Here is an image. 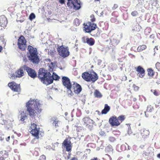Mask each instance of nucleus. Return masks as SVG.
<instances>
[{"instance_id": "1", "label": "nucleus", "mask_w": 160, "mask_h": 160, "mask_svg": "<svg viewBox=\"0 0 160 160\" xmlns=\"http://www.w3.org/2000/svg\"><path fill=\"white\" fill-rule=\"evenodd\" d=\"M41 105L39 101L37 100H29L26 102V105L29 115L32 117L35 116L36 112L34 108L38 113H40L42 110Z\"/></svg>"}, {"instance_id": "2", "label": "nucleus", "mask_w": 160, "mask_h": 160, "mask_svg": "<svg viewBox=\"0 0 160 160\" xmlns=\"http://www.w3.org/2000/svg\"><path fill=\"white\" fill-rule=\"evenodd\" d=\"M27 53L28 60L33 64H38L40 61L37 49L29 45L28 47Z\"/></svg>"}, {"instance_id": "3", "label": "nucleus", "mask_w": 160, "mask_h": 160, "mask_svg": "<svg viewBox=\"0 0 160 160\" xmlns=\"http://www.w3.org/2000/svg\"><path fill=\"white\" fill-rule=\"evenodd\" d=\"M38 78L45 84L48 85L52 83L51 74L48 70L43 68H40L38 74Z\"/></svg>"}, {"instance_id": "4", "label": "nucleus", "mask_w": 160, "mask_h": 160, "mask_svg": "<svg viewBox=\"0 0 160 160\" xmlns=\"http://www.w3.org/2000/svg\"><path fill=\"white\" fill-rule=\"evenodd\" d=\"M82 78L87 82H94L98 78L97 74L94 71L88 72H86L82 75Z\"/></svg>"}, {"instance_id": "5", "label": "nucleus", "mask_w": 160, "mask_h": 160, "mask_svg": "<svg viewBox=\"0 0 160 160\" xmlns=\"http://www.w3.org/2000/svg\"><path fill=\"white\" fill-rule=\"evenodd\" d=\"M125 118V116L124 115H120L118 117L116 116H113L109 118V122L111 126H118L124 120Z\"/></svg>"}, {"instance_id": "6", "label": "nucleus", "mask_w": 160, "mask_h": 160, "mask_svg": "<svg viewBox=\"0 0 160 160\" xmlns=\"http://www.w3.org/2000/svg\"><path fill=\"white\" fill-rule=\"evenodd\" d=\"M30 133L36 139L39 138V133L40 132V128H37V125L34 123H31L29 129Z\"/></svg>"}, {"instance_id": "7", "label": "nucleus", "mask_w": 160, "mask_h": 160, "mask_svg": "<svg viewBox=\"0 0 160 160\" xmlns=\"http://www.w3.org/2000/svg\"><path fill=\"white\" fill-rule=\"evenodd\" d=\"M84 25V31L86 32L90 33L92 31L95 30L97 28V26L95 23L90 22H88L83 24Z\"/></svg>"}, {"instance_id": "8", "label": "nucleus", "mask_w": 160, "mask_h": 160, "mask_svg": "<svg viewBox=\"0 0 160 160\" xmlns=\"http://www.w3.org/2000/svg\"><path fill=\"white\" fill-rule=\"evenodd\" d=\"M27 41L25 37L22 35L21 36L18 40V48L22 51L25 50L27 45L26 44Z\"/></svg>"}, {"instance_id": "9", "label": "nucleus", "mask_w": 160, "mask_h": 160, "mask_svg": "<svg viewBox=\"0 0 160 160\" xmlns=\"http://www.w3.org/2000/svg\"><path fill=\"white\" fill-rule=\"evenodd\" d=\"M8 86L13 92L20 94L21 91L20 85L17 84L14 81L10 82L8 84Z\"/></svg>"}, {"instance_id": "10", "label": "nucleus", "mask_w": 160, "mask_h": 160, "mask_svg": "<svg viewBox=\"0 0 160 160\" xmlns=\"http://www.w3.org/2000/svg\"><path fill=\"white\" fill-rule=\"evenodd\" d=\"M67 5L68 7L72 8L73 7L74 9L78 10L81 8L79 0H68Z\"/></svg>"}, {"instance_id": "11", "label": "nucleus", "mask_w": 160, "mask_h": 160, "mask_svg": "<svg viewBox=\"0 0 160 160\" xmlns=\"http://www.w3.org/2000/svg\"><path fill=\"white\" fill-rule=\"evenodd\" d=\"M84 125L87 128L91 130L93 126L94 122L89 117H85L82 119Z\"/></svg>"}, {"instance_id": "12", "label": "nucleus", "mask_w": 160, "mask_h": 160, "mask_svg": "<svg viewBox=\"0 0 160 160\" xmlns=\"http://www.w3.org/2000/svg\"><path fill=\"white\" fill-rule=\"evenodd\" d=\"M62 83L65 88H67L68 92L71 90L72 84L70 79L68 77L63 76L62 78Z\"/></svg>"}, {"instance_id": "13", "label": "nucleus", "mask_w": 160, "mask_h": 160, "mask_svg": "<svg viewBox=\"0 0 160 160\" xmlns=\"http://www.w3.org/2000/svg\"><path fill=\"white\" fill-rule=\"evenodd\" d=\"M57 50L59 55L64 58L68 57L69 54L68 48L63 46L58 47Z\"/></svg>"}, {"instance_id": "14", "label": "nucleus", "mask_w": 160, "mask_h": 160, "mask_svg": "<svg viewBox=\"0 0 160 160\" xmlns=\"http://www.w3.org/2000/svg\"><path fill=\"white\" fill-rule=\"evenodd\" d=\"M22 68L26 71L29 76L32 78H35L37 77V73L34 69L28 67L26 65L22 66Z\"/></svg>"}, {"instance_id": "15", "label": "nucleus", "mask_w": 160, "mask_h": 160, "mask_svg": "<svg viewBox=\"0 0 160 160\" xmlns=\"http://www.w3.org/2000/svg\"><path fill=\"white\" fill-rule=\"evenodd\" d=\"M82 90V88L80 85L77 83L74 82L72 84L71 90L68 92L70 94L72 93V91L76 94L79 93Z\"/></svg>"}, {"instance_id": "16", "label": "nucleus", "mask_w": 160, "mask_h": 160, "mask_svg": "<svg viewBox=\"0 0 160 160\" xmlns=\"http://www.w3.org/2000/svg\"><path fill=\"white\" fill-rule=\"evenodd\" d=\"M62 147L66 148V151L71 152L72 148V143L68 138H66L62 143Z\"/></svg>"}, {"instance_id": "17", "label": "nucleus", "mask_w": 160, "mask_h": 160, "mask_svg": "<svg viewBox=\"0 0 160 160\" xmlns=\"http://www.w3.org/2000/svg\"><path fill=\"white\" fill-rule=\"evenodd\" d=\"M135 69L137 72V75L139 78H143L145 75V70L141 66H139L135 68Z\"/></svg>"}, {"instance_id": "18", "label": "nucleus", "mask_w": 160, "mask_h": 160, "mask_svg": "<svg viewBox=\"0 0 160 160\" xmlns=\"http://www.w3.org/2000/svg\"><path fill=\"white\" fill-rule=\"evenodd\" d=\"M8 21L7 18L5 16H0V26L4 27L6 26Z\"/></svg>"}, {"instance_id": "19", "label": "nucleus", "mask_w": 160, "mask_h": 160, "mask_svg": "<svg viewBox=\"0 0 160 160\" xmlns=\"http://www.w3.org/2000/svg\"><path fill=\"white\" fill-rule=\"evenodd\" d=\"M141 134L142 137L145 138L149 135V131L145 128H143L141 130Z\"/></svg>"}, {"instance_id": "20", "label": "nucleus", "mask_w": 160, "mask_h": 160, "mask_svg": "<svg viewBox=\"0 0 160 160\" xmlns=\"http://www.w3.org/2000/svg\"><path fill=\"white\" fill-rule=\"evenodd\" d=\"M141 28V26L137 22L134 23L132 25V30L133 31L139 32Z\"/></svg>"}, {"instance_id": "21", "label": "nucleus", "mask_w": 160, "mask_h": 160, "mask_svg": "<svg viewBox=\"0 0 160 160\" xmlns=\"http://www.w3.org/2000/svg\"><path fill=\"white\" fill-rule=\"evenodd\" d=\"M147 75L150 78H152L155 74V72L152 68H148L147 70Z\"/></svg>"}, {"instance_id": "22", "label": "nucleus", "mask_w": 160, "mask_h": 160, "mask_svg": "<svg viewBox=\"0 0 160 160\" xmlns=\"http://www.w3.org/2000/svg\"><path fill=\"white\" fill-rule=\"evenodd\" d=\"M84 42H86L88 45L90 46H92L94 45L95 43L94 39L92 38H86V41H84Z\"/></svg>"}, {"instance_id": "23", "label": "nucleus", "mask_w": 160, "mask_h": 160, "mask_svg": "<svg viewBox=\"0 0 160 160\" xmlns=\"http://www.w3.org/2000/svg\"><path fill=\"white\" fill-rule=\"evenodd\" d=\"M23 68H22V66L17 71L16 73V77L18 78H20L23 76L24 75Z\"/></svg>"}, {"instance_id": "24", "label": "nucleus", "mask_w": 160, "mask_h": 160, "mask_svg": "<svg viewBox=\"0 0 160 160\" xmlns=\"http://www.w3.org/2000/svg\"><path fill=\"white\" fill-rule=\"evenodd\" d=\"M110 107L107 104H105L104 108L102 111L101 113L102 114H106L110 110Z\"/></svg>"}, {"instance_id": "25", "label": "nucleus", "mask_w": 160, "mask_h": 160, "mask_svg": "<svg viewBox=\"0 0 160 160\" xmlns=\"http://www.w3.org/2000/svg\"><path fill=\"white\" fill-rule=\"evenodd\" d=\"M20 120L22 122H24L28 118V116L24 111H21L20 112Z\"/></svg>"}, {"instance_id": "26", "label": "nucleus", "mask_w": 160, "mask_h": 160, "mask_svg": "<svg viewBox=\"0 0 160 160\" xmlns=\"http://www.w3.org/2000/svg\"><path fill=\"white\" fill-rule=\"evenodd\" d=\"M51 121L52 122V124L54 125L56 128L58 126V123L59 122L58 119L56 117H53L51 119Z\"/></svg>"}, {"instance_id": "27", "label": "nucleus", "mask_w": 160, "mask_h": 160, "mask_svg": "<svg viewBox=\"0 0 160 160\" xmlns=\"http://www.w3.org/2000/svg\"><path fill=\"white\" fill-rule=\"evenodd\" d=\"M60 77L58 76L56 73L53 72L52 73V75H51V78L50 79L52 80V83L53 82V80H58L60 79Z\"/></svg>"}, {"instance_id": "28", "label": "nucleus", "mask_w": 160, "mask_h": 160, "mask_svg": "<svg viewBox=\"0 0 160 160\" xmlns=\"http://www.w3.org/2000/svg\"><path fill=\"white\" fill-rule=\"evenodd\" d=\"M94 96L97 98H100L102 97V95L98 90L96 89L94 92Z\"/></svg>"}, {"instance_id": "29", "label": "nucleus", "mask_w": 160, "mask_h": 160, "mask_svg": "<svg viewBox=\"0 0 160 160\" xmlns=\"http://www.w3.org/2000/svg\"><path fill=\"white\" fill-rule=\"evenodd\" d=\"M147 48V46L145 45H142L139 46L137 48L138 52H141L145 49Z\"/></svg>"}, {"instance_id": "30", "label": "nucleus", "mask_w": 160, "mask_h": 160, "mask_svg": "<svg viewBox=\"0 0 160 160\" xmlns=\"http://www.w3.org/2000/svg\"><path fill=\"white\" fill-rule=\"evenodd\" d=\"M113 149L111 146H108L105 149V151L106 153H110L112 152Z\"/></svg>"}, {"instance_id": "31", "label": "nucleus", "mask_w": 160, "mask_h": 160, "mask_svg": "<svg viewBox=\"0 0 160 160\" xmlns=\"http://www.w3.org/2000/svg\"><path fill=\"white\" fill-rule=\"evenodd\" d=\"M156 68L158 71H160V63L159 62H157L155 64Z\"/></svg>"}, {"instance_id": "32", "label": "nucleus", "mask_w": 160, "mask_h": 160, "mask_svg": "<svg viewBox=\"0 0 160 160\" xmlns=\"http://www.w3.org/2000/svg\"><path fill=\"white\" fill-rule=\"evenodd\" d=\"M8 157V154L7 153H5L4 155L0 157V160H5V158Z\"/></svg>"}, {"instance_id": "33", "label": "nucleus", "mask_w": 160, "mask_h": 160, "mask_svg": "<svg viewBox=\"0 0 160 160\" xmlns=\"http://www.w3.org/2000/svg\"><path fill=\"white\" fill-rule=\"evenodd\" d=\"M151 91L153 92L154 95L156 96H158L160 94L159 92H158L156 90H153V91H152V90H151Z\"/></svg>"}, {"instance_id": "34", "label": "nucleus", "mask_w": 160, "mask_h": 160, "mask_svg": "<svg viewBox=\"0 0 160 160\" xmlns=\"http://www.w3.org/2000/svg\"><path fill=\"white\" fill-rule=\"evenodd\" d=\"M35 18V16L34 13H31L29 17V19L32 20Z\"/></svg>"}, {"instance_id": "35", "label": "nucleus", "mask_w": 160, "mask_h": 160, "mask_svg": "<svg viewBox=\"0 0 160 160\" xmlns=\"http://www.w3.org/2000/svg\"><path fill=\"white\" fill-rule=\"evenodd\" d=\"M74 23L76 26H78L80 24L79 20L78 19L76 18L74 20Z\"/></svg>"}, {"instance_id": "36", "label": "nucleus", "mask_w": 160, "mask_h": 160, "mask_svg": "<svg viewBox=\"0 0 160 160\" xmlns=\"http://www.w3.org/2000/svg\"><path fill=\"white\" fill-rule=\"evenodd\" d=\"M90 20L92 22H93L95 21L96 19L94 15H91L90 16Z\"/></svg>"}, {"instance_id": "37", "label": "nucleus", "mask_w": 160, "mask_h": 160, "mask_svg": "<svg viewBox=\"0 0 160 160\" xmlns=\"http://www.w3.org/2000/svg\"><path fill=\"white\" fill-rule=\"evenodd\" d=\"M38 160H46V157L42 155L40 157Z\"/></svg>"}, {"instance_id": "38", "label": "nucleus", "mask_w": 160, "mask_h": 160, "mask_svg": "<svg viewBox=\"0 0 160 160\" xmlns=\"http://www.w3.org/2000/svg\"><path fill=\"white\" fill-rule=\"evenodd\" d=\"M151 111V107H148L147 111L146 112H145V114L146 116L148 117V116H146V114L148 112H150Z\"/></svg>"}, {"instance_id": "39", "label": "nucleus", "mask_w": 160, "mask_h": 160, "mask_svg": "<svg viewBox=\"0 0 160 160\" xmlns=\"http://www.w3.org/2000/svg\"><path fill=\"white\" fill-rule=\"evenodd\" d=\"M131 15L133 16H136L138 14V12L137 11H134L131 12Z\"/></svg>"}, {"instance_id": "40", "label": "nucleus", "mask_w": 160, "mask_h": 160, "mask_svg": "<svg viewBox=\"0 0 160 160\" xmlns=\"http://www.w3.org/2000/svg\"><path fill=\"white\" fill-rule=\"evenodd\" d=\"M118 5L117 4H115L113 5V7L112 8V9L113 10H115L117 8H118Z\"/></svg>"}, {"instance_id": "41", "label": "nucleus", "mask_w": 160, "mask_h": 160, "mask_svg": "<svg viewBox=\"0 0 160 160\" xmlns=\"http://www.w3.org/2000/svg\"><path fill=\"white\" fill-rule=\"evenodd\" d=\"M59 2L61 4L65 3L64 0H59Z\"/></svg>"}, {"instance_id": "42", "label": "nucleus", "mask_w": 160, "mask_h": 160, "mask_svg": "<svg viewBox=\"0 0 160 160\" xmlns=\"http://www.w3.org/2000/svg\"><path fill=\"white\" fill-rule=\"evenodd\" d=\"M105 156H107L109 158V160H112V158H111V157H110V155H109L108 154H105Z\"/></svg>"}, {"instance_id": "43", "label": "nucleus", "mask_w": 160, "mask_h": 160, "mask_svg": "<svg viewBox=\"0 0 160 160\" xmlns=\"http://www.w3.org/2000/svg\"><path fill=\"white\" fill-rule=\"evenodd\" d=\"M157 105L158 107L160 108V100L158 101Z\"/></svg>"}, {"instance_id": "44", "label": "nucleus", "mask_w": 160, "mask_h": 160, "mask_svg": "<svg viewBox=\"0 0 160 160\" xmlns=\"http://www.w3.org/2000/svg\"><path fill=\"white\" fill-rule=\"evenodd\" d=\"M71 160H78V159L77 158L74 157L72 158Z\"/></svg>"}, {"instance_id": "45", "label": "nucleus", "mask_w": 160, "mask_h": 160, "mask_svg": "<svg viewBox=\"0 0 160 160\" xmlns=\"http://www.w3.org/2000/svg\"><path fill=\"white\" fill-rule=\"evenodd\" d=\"M110 140H115V138L113 137H110Z\"/></svg>"}, {"instance_id": "46", "label": "nucleus", "mask_w": 160, "mask_h": 160, "mask_svg": "<svg viewBox=\"0 0 160 160\" xmlns=\"http://www.w3.org/2000/svg\"><path fill=\"white\" fill-rule=\"evenodd\" d=\"M114 41H115L116 42V45L118 44L119 42L118 40H114Z\"/></svg>"}, {"instance_id": "47", "label": "nucleus", "mask_w": 160, "mask_h": 160, "mask_svg": "<svg viewBox=\"0 0 160 160\" xmlns=\"http://www.w3.org/2000/svg\"><path fill=\"white\" fill-rule=\"evenodd\" d=\"M91 160H98L97 158H93L91 159Z\"/></svg>"}, {"instance_id": "48", "label": "nucleus", "mask_w": 160, "mask_h": 160, "mask_svg": "<svg viewBox=\"0 0 160 160\" xmlns=\"http://www.w3.org/2000/svg\"><path fill=\"white\" fill-rule=\"evenodd\" d=\"M10 137L8 136V137L6 139V140L7 141H8L10 140Z\"/></svg>"}, {"instance_id": "49", "label": "nucleus", "mask_w": 160, "mask_h": 160, "mask_svg": "<svg viewBox=\"0 0 160 160\" xmlns=\"http://www.w3.org/2000/svg\"><path fill=\"white\" fill-rule=\"evenodd\" d=\"M2 49L3 48L0 45V52H1V51L2 50Z\"/></svg>"}, {"instance_id": "50", "label": "nucleus", "mask_w": 160, "mask_h": 160, "mask_svg": "<svg viewBox=\"0 0 160 160\" xmlns=\"http://www.w3.org/2000/svg\"><path fill=\"white\" fill-rule=\"evenodd\" d=\"M157 157L158 158L160 159V153L157 154Z\"/></svg>"}, {"instance_id": "51", "label": "nucleus", "mask_w": 160, "mask_h": 160, "mask_svg": "<svg viewBox=\"0 0 160 160\" xmlns=\"http://www.w3.org/2000/svg\"><path fill=\"white\" fill-rule=\"evenodd\" d=\"M156 50H158V46H155V48H154V51H155Z\"/></svg>"}, {"instance_id": "52", "label": "nucleus", "mask_w": 160, "mask_h": 160, "mask_svg": "<svg viewBox=\"0 0 160 160\" xmlns=\"http://www.w3.org/2000/svg\"><path fill=\"white\" fill-rule=\"evenodd\" d=\"M54 52L53 51L51 52V54L52 55H53L54 54Z\"/></svg>"}, {"instance_id": "53", "label": "nucleus", "mask_w": 160, "mask_h": 160, "mask_svg": "<svg viewBox=\"0 0 160 160\" xmlns=\"http://www.w3.org/2000/svg\"><path fill=\"white\" fill-rule=\"evenodd\" d=\"M100 0H94V2H96L97 1H99L100 2Z\"/></svg>"}, {"instance_id": "54", "label": "nucleus", "mask_w": 160, "mask_h": 160, "mask_svg": "<svg viewBox=\"0 0 160 160\" xmlns=\"http://www.w3.org/2000/svg\"><path fill=\"white\" fill-rule=\"evenodd\" d=\"M2 111L0 110V116L1 115L2 116Z\"/></svg>"}, {"instance_id": "55", "label": "nucleus", "mask_w": 160, "mask_h": 160, "mask_svg": "<svg viewBox=\"0 0 160 160\" xmlns=\"http://www.w3.org/2000/svg\"><path fill=\"white\" fill-rule=\"evenodd\" d=\"M3 151H1L0 152V154H2Z\"/></svg>"}, {"instance_id": "56", "label": "nucleus", "mask_w": 160, "mask_h": 160, "mask_svg": "<svg viewBox=\"0 0 160 160\" xmlns=\"http://www.w3.org/2000/svg\"><path fill=\"white\" fill-rule=\"evenodd\" d=\"M82 39L83 40H84L85 39V37H83L82 38Z\"/></svg>"}, {"instance_id": "57", "label": "nucleus", "mask_w": 160, "mask_h": 160, "mask_svg": "<svg viewBox=\"0 0 160 160\" xmlns=\"http://www.w3.org/2000/svg\"><path fill=\"white\" fill-rule=\"evenodd\" d=\"M136 100V98H134L133 100H134V101H135Z\"/></svg>"}, {"instance_id": "58", "label": "nucleus", "mask_w": 160, "mask_h": 160, "mask_svg": "<svg viewBox=\"0 0 160 160\" xmlns=\"http://www.w3.org/2000/svg\"><path fill=\"white\" fill-rule=\"evenodd\" d=\"M129 157H130V155H129L128 154V155H127V157H128L129 158Z\"/></svg>"}, {"instance_id": "59", "label": "nucleus", "mask_w": 160, "mask_h": 160, "mask_svg": "<svg viewBox=\"0 0 160 160\" xmlns=\"http://www.w3.org/2000/svg\"><path fill=\"white\" fill-rule=\"evenodd\" d=\"M103 14V12H102L101 13V14L102 15V14Z\"/></svg>"}, {"instance_id": "60", "label": "nucleus", "mask_w": 160, "mask_h": 160, "mask_svg": "<svg viewBox=\"0 0 160 160\" xmlns=\"http://www.w3.org/2000/svg\"><path fill=\"white\" fill-rule=\"evenodd\" d=\"M68 158H69V157L68 156Z\"/></svg>"}]
</instances>
